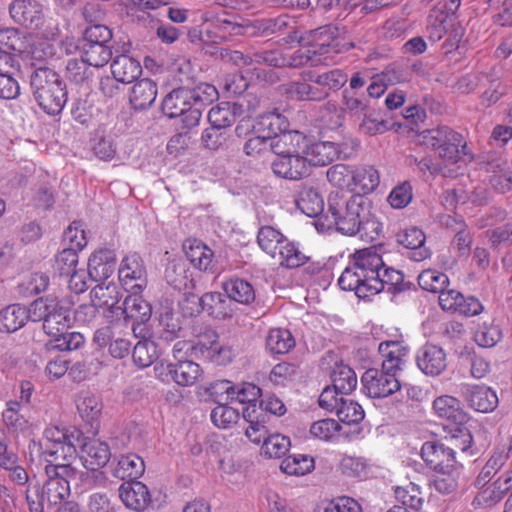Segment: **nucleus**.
Here are the masks:
<instances>
[{
  "instance_id": "39",
  "label": "nucleus",
  "mask_w": 512,
  "mask_h": 512,
  "mask_svg": "<svg viewBox=\"0 0 512 512\" xmlns=\"http://www.w3.org/2000/svg\"><path fill=\"white\" fill-rule=\"evenodd\" d=\"M307 79L303 76V81H292L286 85L285 92L289 98L298 101H317L320 102L329 96L325 89H320L306 82Z\"/></svg>"
},
{
  "instance_id": "2",
  "label": "nucleus",
  "mask_w": 512,
  "mask_h": 512,
  "mask_svg": "<svg viewBox=\"0 0 512 512\" xmlns=\"http://www.w3.org/2000/svg\"><path fill=\"white\" fill-rule=\"evenodd\" d=\"M371 201L360 194L347 196L342 192L331 193L328 198L326 218H331L339 232L353 236L373 238L378 235L380 224L371 212Z\"/></svg>"
},
{
  "instance_id": "20",
  "label": "nucleus",
  "mask_w": 512,
  "mask_h": 512,
  "mask_svg": "<svg viewBox=\"0 0 512 512\" xmlns=\"http://www.w3.org/2000/svg\"><path fill=\"white\" fill-rule=\"evenodd\" d=\"M90 298L99 309L104 311L109 322L116 321V309L120 308L118 303L121 295L115 284L96 285L90 292Z\"/></svg>"
},
{
  "instance_id": "50",
  "label": "nucleus",
  "mask_w": 512,
  "mask_h": 512,
  "mask_svg": "<svg viewBox=\"0 0 512 512\" xmlns=\"http://www.w3.org/2000/svg\"><path fill=\"white\" fill-rule=\"evenodd\" d=\"M49 276L44 272H33L25 275L18 283L16 289L21 297H32L47 289Z\"/></svg>"
},
{
  "instance_id": "23",
  "label": "nucleus",
  "mask_w": 512,
  "mask_h": 512,
  "mask_svg": "<svg viewBox=\"0 0 512 512\" xmlns=\"http://www.w3.org/2000/svg\"><path fill=\"white\" fill-rule=\"evenodd\" d=\"M111 458L107 443L98 439H90L82 445L81 460L85 468L96 471L104 467Z\"/></svg>"
},
{
  "instance_id": "54",
  "label": "nucleus",
  "mask_w": 512,
  "mask_h": 512,
  "mask_svg": "<svg viewBox=\"0 0 512 512\" xmlns=\"http://www.w3.org/2000/svg\"><path fill=\"white\" fill-rule=\"evenodd\" d=\"M295 346V340L286 329H272L266 338V348L273 354H285Z\"/></svg>"
},
{
  "instance_id": "40",
  "label": "nucleus",
  "mask_w": 512,
  "mask_h": 512,
  "mask_svg": "<svg viewBox=\"0 0 512 512\" xmlns=\"http://www.w3.org/2000/svg\"><path fill=\"white\" fill-rule=\"evenodd\" d=\"M34 98L47 114L57 115L63 110L67 101L65 84L54 87L51 90L42 91L34 95Z\"/></svg>"
},
{
  "instance_id": "6",
  "label": "nucleus",
  "mask_w": 512,
  "mask_h": 512,
  "mask_svg": "<svg viewBox=\"0 0 512 512\" xmlns=\"http://www.w3.org/2000/svg\"><path fill=\"white\" fill-rule=\"evenodd\" d=\"M216 20L221 33L225 35V40L228 36L233 35H269L279 32L287 26L284 17L251 21L238 15H228L226 17H217Z\"/></svg>"
},
{
  "instance_id": "46",
  "label": "nucleus",
  "mask_w": 512,
  "mask_h": 512,
  "mask_svg": "<svg viewBox=\"0 0 512 512\" xmlns=\"http://www.w3.org/2000/svg\"><path fill=\"white\" fill-rule=\"evenodd\" d=\"M79 437L80 432L76 429L60 425H49L43 431V442L40 443V446L77 443Z\"/></svg>"
},
{
  "instance_id": "52",
  "label": "nucleus",
  "mask_w": 512,
  "mask_h": 512,
  "mask_svg": "<svg viewBox=\"0 0 512 512\" xmlns=\"http://www.w3.org/2000/svg\"><path fill=\"white\" fill-rule=\"evenodd\" d=\"M436 472L437 475L434 478V487L438 492L451 494L458 489L462 474L461 465Z\"/></svg>"
},
{
  "instance_id": "60",
  "label": "nucleus",
  "mask_w": 512,
  "mask_h": 512,
  "mask_svg": "<svg viewBox=\"0 0 512 512\" xmlns=\"http://www.w3.org/2000/svg\"><path fill=\"white\" fill-rule=\"evenodd\" d=\"M82 58L89 66L103 67L112 58V51L108 45L84 44Z\"/></svg>"
},
{
  "instance_id": "9",
  "label": "nucleus",
  "mask_w": 512,
  "mask_h": 512,
  "mask_svg": "<svg viewBox=\"0 0 512 512\" xmlns=\"http://www.w3.org/2000/svg\"><path fill=\"white\" fill-rule=\"evenodd\" d=\"M362 391L370 398L382 399L401 389L396 374L383 369L370 368L361 377Z\"/></svg>"
},
{
  "instance_id": "19",
  "label": "nucleus",
  "mask_w": 512,
  "mask_h": 512,
  "mask_svg": "<svg viewBox=\"0 0 512 512\" xmlns=\"http://www.w3.org/2000/svg\"><path fill=\"white\" fill-rule=\"evenodd\" d=\"M378 351L382 357L381 369L394 374L403 369L409 353V349L399 341L381 342Z\"/></svg>"
},
{
  "instance_id": "49",
  "label": "nucleus",
  "mask_w": 512,
  "mask_h": 512,
  "mask_svg": "<svg viewBox=\"0 0 512 512\" xmlns=\"http://www.w3.org/2000/svg\"><path fill=\"white\" fill-rule=\"evenodd\" d=\"M332 386L341 394L351 393L357 386V376L354 370L343 363L335 364L331 372Z\"/></svg>"
},
{
  "instance_id": "58",
  "label": "nucleus",
  "mask_w": 512,
  "mask_h": 512,
  "mask_svg": "<svg viewBox=\"0 0 512 512\" xmlns=\"http://www.w3.org/2000/svg\"><path fill=\"white\" fill-rule=\"evenodd\" d=\"M339 421L348 425L357 424L363 420L365 413L357 402L340 397V402L335 410Z\"/></svg>"
},
{
  "instance_id": "26",
  "label": "nucleus",
  "mask_w": 512,
  "mask_h": 512,
  "mask_svg": "<svg viewBox=\"0 0 512 512\" xmlns=\"http://www.w3.org/2000/svg\"><path fill=\"white\" fill-rule=\"evenodd\" d=\"M14 58L3 50H0V98L15 99L20 94V86L13 75Z\"/></svg>"
},
{
  "instance_id": "14",
  "label": "nucleus",
  "mask_w": 512,
  "mask_h": 512,
  "mask_svg": "<svg viewBox=\"0 0 512 512\" xmlns=\"http://www.w3.org/2000/svg\"><path fill=\"white\" fill-rule=\"evenodd\" d=\"M273 174L281 179L298 181L308 175V165L301 155H278L271 162Z\"/></svg>"
},
{
  "instance_id": "24",
  "label": "nucleus",
  "mask_w": 512,
  "mask_h": 512,
  "mask_svg": "<svg viewBox=\"0 0 512 512\" xmlns=\"http://www.w3.org/2000/svg\"><path fill=\"white\" fill-rule=\"evenodd\" d=\"M485 170L488 182L496 191L506 193L512 190V167L506 159L497 158L489 161Z\"/></svg>"
},
{
  "instance_id": "10",
  "label": "nucleus",
  "mask_w": 512,
  "mask_h": 512,
  "mask_svg": "<svg viewBox=\"0 0 512 512\" xmlns=\"http://www.w3.org/2000/svg\"><path fill=\"white\" fill-rule=\"evenodd\" d=\"M448 442L449 445L434 441L425 442L421 448L423 460L435 471L460 465L455 457L457 447Z\"/></svg>"
},
{
  "instance_id": "34",
  "label": "nucleus",
  "mask_w": 512,
  "mask_h": 512,
  "mask_svg": "<svg viewBox=\"0 0 512 512\" xmlns=\"http://www.w3.org/2000/svg\"><path fill=\"white\" fill-rule=\"evenodd\" d=\"M77 443H69L55 446H40V456L46 465H68L77 457Z\"/></svg>"
},
{
  "instance_id": "48",
  "label": "nucleus",
  "mask_w": 512,
  "mask_h": 512,
  "mask_svg": "<svg viewBox=\"0 0 512 512\" xmlns=\"http://www.w3.org/2000/svg\"><path fill=\"white\" fill-rule=\"evenodd\" d=\"M223 289L229 300L249 304L255 299V291L252 285L243 279H230L223 283Z\"/></svg>"
},
{
  "instance_id": "3",
  "label": "nucleus",
  "mask_w": 512,
  "mask_h": 512,
  "mask_svg": "<svg viewBox=\"0 0 512 512\" xmlns=\"http://www.w3.org/2000/svg\"><path fill=\"white\" fill-rule=\"evenodd\" d=\"M417 142L421 146L436 151L442 160V163L434 162L430 157L419 160L417 166L423 175L427 172L431 175L441 173L446 176L448 173L450 174L453 170L447 172L446 167L456 164L466 147L462 135L447 126L423 130L417 135Z\"/></svg>"
},
{
  "instance_id": "5",
  "label": "nucleus",
  "mask_w": 512,
  "mask_h": 512,
  "mask_svg": "<svg viewBox=\"0 0 512 512\" xmlns=\"http://www.w3.org/2000/svg\"><path fill=\"white\" fill-rule=\"evenodd\" d=\"M433 410L437 417L446 420L451 426L450 435L445 439L459 448L464 454H471L470 449L473 437L465 426L469 421V415L464 411L460 401L450 395H442L433 401Z\"/></svg>"
},
{
  "instance_id": "7",
  "label": "nucleus",
  "mask_w": 512,
  "mask_h": 512,
  "mask_svg": "<svg viewBox=\"0 0 512 512\" xmlns=\"http://www.w3.org/2000/svg\"><path fill=\"white\" fill-rule=\"evenodd\" d=\"M46 481L42 486L49 506L61 504L70 496V483L81 478L84 473L73 466L45 465Z\"/></svg>"
},
{
  "instance_id": "41",
  "label": "nucleus",
  "mask_w": 512,
  "mask_h": 512,
  "mask_svg": "<svg viewBox=\"0 0 512 512\" xmlns=\"http://www.w3.org/2000/svg\"><path fill=\"white\" fill-rule=\"evenodd\" d=\"M210 345L206 342H200V351L206 353V356L217 365H227L234 357V351L228 344L220 343L218 341V334L215 331H209Z\"/></svg>"
},
{
  "instance_id": "62",
  "label": "nucleus",
  "mask_w": 512,
  "mask_h": 512,
  "mask_svg": "<svg viewBox=\"0 0 512 512\" xmlns=\"http://www.w3.org/2000/svg\"><path fill=\"white\" fill-rule=\"evenodd\" d=\"M132 358L138 367H149L157 358V345L150 340L138 341L134 346Z\"/></svg>"
},
{
  "instance_id": "16",
  "label": "nucleus",
  "mask_w": 512,
  "mask_h": 512,
  "mask_svg": "<svg viewBox=\"0 0 512 512\" xmlns=\"http://www.w3.org/2000/svg\"><path fill=\"white\" fill-rule=\"evenodd\" d=\"M425 240L424 232L415 226L403 229L396 234L397 243L408 249V257L416 262L423 261L431 255L429 248L425 246Z\"/></svg>"
},
{
  "instance_id": "32",
  "label": "nucleus",
  "mask_w": 512,
  "mask_h": 512,
  "mask_svg": "<svg viewBox=\"0 0 512 512\" xmlns=\"http://www.w3.org/2000/svg\"><path fill=\"white\" fill-rule=\"evenodd\" d=\"M243 104L221 102L208 112V120L217 130L231 126L242 112Z\"/></svg>"
},
{
  "instance_id": "51",
  "label": "nucleus",
  "mask_w": 512,
  "mask_h": 512,
  "mask_svg": "<svg viewBox=\"0 0 512 512\" xmlns=\"http://www.w3.org/2000/svg\"><path fill=\"white\" fill-rule=\"evenodd\" d=\"M52 339L45 344V349L51 351H72L79 349L85 342L84 336L79 332H60L51 335Z\"/></svg>"
},
{
  "instance_id": "11",
  "label": "nucleus",
  "mask_w": 512,
  "mask_h": 512,
  "mask_svg": "<svg viewBox=\"0 0 512 512\" xmlns=\"http://www.w3.org/2000/svg\"><path fill=\"white\" fill-rule=\"evenodd\" d=\"M119 280L126 290L142 291L147 285V271L142 258L136 254L127 255L121 262Z\"/></svg>"
},
{
  "instance_id": "18",
  "label": "nucleus",
  "mask_w": 512,
  "mask_h": 512,
  "mask_svg": "<svg viewBox=\"0 0 512 512\" xmlns=\"http://www.w3.org/2000/svg\"><path fill=\"white\" fill-rule=\"evenodd\" d=\"M119 497L123 504L135 511H144L151 502L147 486L140 481H128L120 485Z\"/></svg>"
},
{
  "instance_id": "27",
  "label": "nucleus",
  "mask_w": 512,
  "mask_h": 512,
  "mask_svg": "<svg viewBox=\"0 0 512 512\" xmlns=\"http://www.w3.org/2000/svg\"><path fill=\"white\" fill-rule=\"evenodd\" d=\"M164 276L166 282L176 290L181 291L194 288L189 268L181 258L172 259L167 263Z\"/></svg>"
},
{
  "instance_id": "47",
  "label": "nucleus",
  "mask_w": 512,
  "mask_h": 512,
  "mask_svg": "<svg viewBox=\"0 0 512 512\" xmlns=\"http://www.w3.org/2000/svg\"><path fill=\"white\" fill-rule=\"evenodd\" d=\"M380 183L379 172L372 166H361L352 170L353 189L364 194L373 192Z\"/></svg>"
},
{
  "instance_id": "56",
  "label": "nucleus",
  "mask_w": 512,
  "mask_h": 512,
  "mask_svg": "<svg viewBox=\"0 0 512 512\" xmlns=\"http://www.w3.org/2000/svg\"><path fill=\"white\" fill-rule=\"evenodd\" d=\"M261 396V389L257 387L255 384L248 382L242 383L241 385L238 386L235 385L232 402L237 401L241 404H249V406L243 410V417L247 419L251 417V414L249 412L250 407L252 406V408L254 409L256 402Z\"/></svg>"
},
{
  "instance_id": "22",
  "label": "nucleus",
  "mask_w": 512,
  "mask_h": 512,
  "mask_svg": "<svg viewBox=\"0 0 512 512\" xmlns=\"http://www.w3.org/2000/svg\"><path fill=\"white\" fill-rule=\"evenodd\" d=\"M463 396L469 407L477 412H492L498 405L495 391L484 385L466 386Z\"/></svg>"
},
{
  "instance_id": "36",
  "label": "nucleus",
  "mask_w": 512,
  "mask_h": 512,
  "mask_svg": "<svg viewBox=\"0 0 512 512\" xmlns=\"http://www.w3.org/2000/svg\"><path fill=\"white\" fill-rule=\"evenodd\" d=\"M288 122L280 113L272 111L261 114L255 124L252 126L255 134L267 136L269 140H273L284 129H287Z\"/></svg>"
},
{
  "instance_id": "28",
  "label": "nucleus",
  "mask_w": 512,
  "mask_h": 512,
  "mask_svg": "<svg viewBox=\"0 0 512 512\" xmlns=\"http://www.w3.org/2000/svg\"><path fill=\"white\" fill-rule=\"evenodd\" d=\"M191 105L193 104L189 87H177L163 99L162 111L169 118H176L185 114Z\"/></svg>"
},
{
  "instance_id": "63",
  "label": "nucleus",
  "mask_w": 512,
  "mask_h": 512,
  "mask_svg": "<svg viewBox=\"0 0 512 512\" xmlns=\"http://www.w3.org/2000/svg\"><path fill=\"white\" fill-rule=\"evenodd\" d=\"M77 410L82 419L92 422L100 416L102 403L97 396L86 393L77 400Z\"/></svg>"
},
{
  "instance_id": "43",
  "label": "nucleus",
  "mask_w": 512,
  "mask_h": 512,
  "mask_svg": "<svg viewBox=\"0 0 512 512\" xmlns=\"http://www.w3.org/2000/svg\"><path fill=\"white\" fill-rule=\"evenodd\" d=\"M283 267L294 269L308 262L309 257L300 249L299 244L287 238L280 244L275 258Z\"/></svg>"
},
{
  "instance_id": "31",
  "label": "nucleus",
  "mask_w": 512,
  "mask_h": 512,
  "mask_svg": "<svg viewBox=\"0 0 512 512\" xmlns=\"http://www.w3.org/2000/svg\"><path fill=\"white\" fill-rule=\"evenodd\" d=\"M202 309L216 319H226L233 315V307L229 298L220 292H208L201 297Z\"/></svg>"
},
{
  "instance_id": "45",
  "label": "nucleus",
  "mask_w": 512,
  "mask_h": 512,
  "mask_svg": "<svg viewBox=\"0 0 512 512\" xmlns=\"http://www.w3.org/2000/svg\"><path fill=\"white\" fill-rule=\"evenodd\" d=\"M297 208L308 217H317L324 211L322 196L312 187L303 186L296 199Z\"/></svg>"
},
{
  "instance_id": "64",
  "label": "nucleus",
  "mask_w": 512,
  "mask_h": 512,
  "mask_svg": "<svg viewBox=\"0 0 512 512\" xmlns=\"http://www.w3.org/2000/svg\"><path fill=\"white\" fill-rule=\"evenodd\" d=\"M502 333L498 325L486 323L479 325L474 334L475 342L483 348L495 346L501 339Z\"/></svg>"
},
{
  "instance_id": "61",
  "label": "nucleus",
  "mask_w": 512,
  "mask_h": 512,
  "mask_svg": "<svg viewBox=\"0 0 512 512\" xmlns=\"http://www.w3.org/2000/svg\"><path fill=\"white\" fill-rule=\"evenodd\" d=\"M395 498L402 503V507L414 510L421 508L423 497L418 485L409 482L404 486H397L394 490Z\"/></svg>"
},
{
  "instance_id": "59",
  "label": "nucleus",
  "mask_w": 512,
  "mask_h": 512,
  "mask_svg": "<svg viewBox=\"0 0 512 512\" xmlns=\"http://www.w3.org/2000/svg\"><path fill=\"white\" fill-rule=\"evenodd\" d=\"M419 286L432 293H440L449 285V278L446 274L434 269L422 271L418 276Z\"/></svg>"
},
{
  "instance_id": "53",
  "label": "nucleus",
  "mask_w": 512,
  "mask_h": 512,
  "mask_svg": "<svg viewBox=\"0 0 512 512\" xmlns=\"http://www.w3.org/2000/svg\"><path fill=\"white\" fill-rule=\"evenodd\" d=\"M313 457L305 454H293L286 457L280 465V469L288 474L295 476H303L310 473L314 469Z\"/></svg>"
},
{
  "instance_id": "44",
  "label": "nucleus",
  "mask_w": 512,
  "mask_h": 512,
  "mask_svg": "<svg viewBox=\"0 0 512 512\" xmlns=\"http://www.w3.org/2000/svg\"><path fill=\"white\" fill-rule=\"evenodd\" d=\"M305 79L313 82L320 89L338 91L347 82L348 76L340 69H333L321 74L315 75L312 71L303 72Z\"/></svg>"
},
{
  "instance_id": "33",
  "label": "nucleus",
  "mask_w": 512,
  "mask_h": 512,
  "mask_svg": "<svg viewBox=\"0 0 512 512\" xmlns=\"http://www.w3.org/2000/svg\"><path fill=\"white\" fill-rule=\"evenodd\" d=\"M28 319L31 320L30 307L26 309L19 304L8 305L0 310V331L15 332L22 328Z\"/></svg>"
},
{
  "instance_id": "55",
  "label": "nucleus",
  "mask_w": 512,
  "mask_h": 512,
  "mask_svg": "<svg viewBox=\"0 0 512 512\" xmlns=\"http://www.w3.org/2000/svg\"><path fill=\"white\" fill-rule=\"evenodd\" d=\"M201 375L200 366L193 361L178 360L174 363L173 381L180 386L193 385Z\"/></svg>"
},
{
  "instance_id": "15",
  "label": "nucleus",
  "mask_w": 512,
  "mask_h": 512,
  "mask_svg": "<svg viewBox=\"0 0 512 512\" xmlns=\"http://www.w3.org/2000/svg\"><path fill=\"white\" fill-rule=\"evenodd\" d=\"M416 364L424 374L438 376L446 369L447 356L442 347L426 344L417 351Z\"/></svg>"
},
{
  "instance_id": "25",
  "label": "nucleus",
  "mask_w": 512,
  "mask_h": 512,
  "mask_svg": "<svg viewBox=\"0 0 512 512\" xmlns=\"http://www.w3.org/2000/svg\"><path fill=\"white\" fill-rule=\"evenodd\" d=\"M116 255L111 249H100L94 252L88 260V275L96 281L108 279L115 270Z\"/></svg>"
},
{
  "instance_id": "21",
  "label": "nucleus",
  "mask_w": 512,
  "mask_h": 512,
  "mask_svg": "<svg viewBox=\"0 0 512 512\" xmlns=\"http://www.w3.org/2000/svg\"><path fill=\"white\" fill-rule=\"evenodd\" d=\"M308 138L297 130L284 129L270 142V148L278 155H301Z\"/></svg>"
},
{
  "instance_id": "4",
  "label": "nucleus",
  "mask_w": 512,
  "mask_h": 512,
  "mask_svg": "<svg viewBox=\"0 0 512 512\" xmlns=\"http://www.w3.org/2000/svg\"><path fill=\"white\" fill-rule=\"evenodd\" d=\"M75 305L72 295H48L35 300L30 305L33 322H43L46 334L59 335L66 331L73 322L72 308Z\"/></svg>"
},
{
  "instance_id": "35",
  "label": "nucleus",
  "mask_w": 512,
  "mask_h": 512,
  "mask_svg": "<svg viewBox=\"0 0 512 512\" xmlns=\"http://www.w3.org/2000/svg\"><path fill=\"white\" fill-rule=\"evenodd\" d=\"M157 96L156 83L148 78L138 80L130 92V103L136 110L149 108Z\"/></svg>"
},
{
  "instance_id": "13",
  "label": "nucleus",
  "mask_w": 512,
  "mask_h": 512,
  "mask_svg": "<svg viewBox=\"0 0 512 512\" xmlns=\"http://www.w3.org/2000/svg\"><path fill=\"white\" fill-rule=\"evenodd\" d=\"M11 17L18 24L38 28L44 18V5L38 0H15L9 7Z\"/></svg>"
},
{
  "instance_id": "37",
  "label": "nucleus",
  "mask_w": 512,
  "mask_h": 512,
  "mask_svg": "<svg viewBox=\"0 0 512 512\" xmlns=\"http://www.w3.org/2000/svg\"><path fill=\"white\" fill-rule=\"evenodd\" d=\"M111 72L121 83H131L140 76L142 67L138 60L122 54L113 59Z\"/></svg>"
},
{
  "instance_id": "8",
  "label": "nucleus",
  "mask_w": 512,
  "mask_h": 512,
  "mask_svg": "<svg viewBox=\"0 0 512 512\" xmlns=\"http://www.w3.org/2000/svg\"><path fill=\"white\" fill-rule=\"evenodd\" d=\"M341 30L338 26L328 24L315 29L312 32V50L311 49H299L294 53L293 63L297 65H305L312 61L311 53L313 54H325L330 51L340 52L341 46Z\"/></svg>"
},
{
  "instance_id": "12",
  "label": "nucleus",
  "mask_w": 512,
  "mask_h": 512,
  "mask_svg": "<svg viewBox=\"0 0 512 512\" xmlns=\"http://www.w3.org/2000/svg\"><path fill=\"white\" fill-rule=\"evenodd\" d=\"M142 291L131 290V293L125 298L123 306L116 309V321L121 318L125 323L132 321V329L135 330V323L141 324L147 322L152 314L151 305L140 295Z\"/></svg>"
},
{
  "instance_id": "57",
  "label": "nucleus",
  "mask_w": 512,
  "mask_h": 512,
  "mask_svg": "<svg viewBox=\"0 0 512 512\" xmlns=\"http://www.w3.org/2000/svg\"><path fill=\"white\" fill-rule=\"evenodd\" d=\"M285 239L286 237L280 231L271 226L261 227L257 234L258 245L272 258H275V253Z\"/></svg>"
},
{
  "instance_id": "29",
  "label": "nucleus",
  "mask_w": 512,
  "mask_h": 512,
  "mask_svg": "<svg viewBox=\"0 0 512 512\" xmlns=\"http://www.w3.org/2000/svg\"><path fill=\"white\" fill-rule=\"evenodd\" d=\"M26 407L18 400H9L5 404V409L2 411V422L4 426L11 432L24 433L30 427L29 419L25 415Z\"/></svg>"
},
{
  "instance_id": "17",
  "label": "nucleus",
  "mask_w": 512,
  "mask_h": 512,
  "mask_svg": "<svg viewBox=\"0 0 512 512\" xmlns=\"http://www.w3.org/2000/svg\"><path fill=\"white\" fill-rule=\"evenodd\" d=\"M340 153V144L330 141L310 143V140L308 139L303 156L307 165L325 166L338 159L340 157Z\"/></svg>"
},
{
  "instance_id": "42",
  "label": "nucleus",
  "mask_w": 512,
  "mask_h": 512,
  "mask_svg": "<svg viewBox=\"0 0 512 512\" xmlns=\"http://www.w3.org/2000/svg\"><path fill=\"white\" fill-rule=\"evenodd\" d=\"M144 470L143 459L132 453L121 455L111 468L112 475L121 480L126 478L136 479L143 474Z\"/></svg>"
},
{
  "instance_id": "38",
  "label": "nucleus",
  "mask_w": 512,
  "mask_h": 512,
  "mask_svg": "<svg viewBox=\"0 0 512 512\" xmlns=\"http://www.w3.org/2000/svg\"><path fill=\"white\" fill-rule=\"evenodd\" d=\"M32 66L33 70L30 75V86L33 95L64 84L61 77L53 69L45 65L36 67L35 63H32Z\"/></svg>"
},
{
  "instance_id": "30",
  "label": "nucleus",
  "mask_w": 512,
  "mask_h": 512,
  "mask_svg": "<svg viewBox=\"0 0 512 512\" xmlns=\"http://www.w3.org/2000/svg\"><path fill=\"white\" fill-rule=\"evenodd\" d=\"M186 257L190 263L200 271H208L213 263V251L203 242L188 239L183 244Z\"/></svg>"
},
{
  "instance_id": "1",
  "label": "nucleus",
  "mask_w": 512,
  "mask_h": 512,
  "mask_svg": "<svg viewBox=\"0 0 512 512\" xmlns=\"http://www.w3.org/2000/svg\"><path fill=\"white\" fill-rule=\"evenodd\" d=\"M404 275L400 270L384 267V262L374 247L354 253L350 264L338 279L342 290L354 291L361 299H368L387 288L401 291Z\"/></svg>"
}]
</instances>
